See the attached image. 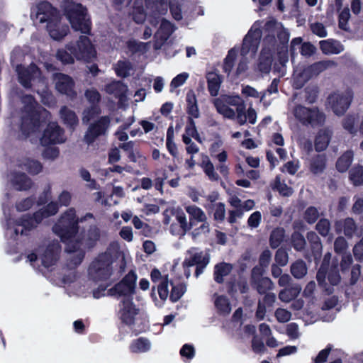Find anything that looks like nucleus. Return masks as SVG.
Listing matches in <instances>:
<instances>
[{"label":"nucleus","instance_id":"22","mask_svg":"<svg viewBox=\"0 0 363 363\" xmlns=\"http://www.w3.org/2000/svg\"><path fill=\"white\" fill-rule=\"evenodd\" d=\"M11 176V184L16 190L23 191L31 189L33 182L26 173L13 172Z\"/></svg>","mask_w":363,"mask_h":363},{"label":"nucleus","instance_id":"15","mask_svg":"<svg viewBox=\"0 0 363 363\" xmlns=\"http://www.w3.org/2000/svg\"><path fill=\"white\" fill-rule=\"evenodd\" d=\"M18 74L19 83L26 89H30L32 86V80L35 75L40 73V70L37 65L32 62L29 66L25 67L23 65H18L16 69Z\"/></svg>","mask_w":363,"mask_h":363},{"label":"nucleus","instance_id":"4","mask_svg":"<svg viewBox=\"0 0 363 363\" xmlns=\"http://www.w3.org/2000/svg\"><path fill=\"white\" fill-rule=\"evenodd\" d=\"M52 231L65 243L70 242L79 231V220L75 210L69 208L62 214L57 222L53 225Z\"/></svg>","mask_w":363,"mask_h":363},{"label":"nucleus","instance_id":"54","mask_svg":"<svg viewBox=\"0 0 363 363\" xmlns=\"http://www.w3.org/2000/svg\"><path fill=\"white\" fill-rule=\"evenodd\" d=\"M277 36L279 42V49L284 51H288V43L290 37L289 31L283 28L277 32Z\"/></svg>","mask_w":363,"mask_h":363},{"label":"nucleus","instance_id":"9","mask_svg":"<svg viewBox=\"0 0 363 363\" xmlns=\"http://www.w3.org/2000/svg\"><path fill=\"white\" fill-rule=\"evenodd\" d=\"M137 274L130 270L123 279L107 291L110 296H131L135 293Z\"/></svg>","mask_w":363,"mask_h":363},{"label":"nucleus","instance_id":"2","mask_svg":"<svg viewBox=\"0 0 363 363\" xmlns=\"http://www.w3.org/2000/svg\"><path fill=\"white\" fill-rule=\"evenodd\" d=\"M186 112L189 114L187 124L185 128L186 135L183 134V143L187 145L186 148L189 154H194L199 151L196 145L192 143L190 137L194 138L199 143H201V138L197 131L193 118L199 116V111L197 105V100L193 91H189L186 94Z\"/></svg>","mask_w":363,"mask_h":363},{"label":"nucleus","instance_id":"55","mask_svg":"<svg viewBox=\"0 0 363 363\" xmlns=\"http://www.w3.org/2000/svg\"><path fill=\"white\" fill-rule=\"evenodd\" d=\"M274 53L276 50H279V45H277V40L274 34H268L264 36L263 39V48Z\"/></svg>","mask_w":363,"mask_h":363},{"label":"nucleus","instance_id":"3","mask_svg":"<svg viewBox=\"0 0 363 363\" xmlns=\"http://www.w3.org/2000/svg\"><path fill=\"white\" fill-rule=\"evenodd\" d=\"M64 14L74 30L86 35L91 33V22L87 18L86 8L82 4H67L64 8Z\"/></svg>","mask_w":363,"mask_h":363},{"label":"nucleus","instance_id":"5","mask_svg":"<svg viewBox=\"0 0 363 363\" xmlns=\"http://www.w3.org/2000/svg\"><path fill=\"white\" fill-rule=\"evenodd\" d=\"M113 262L111 253L105 252L99 254L89 267L90 279L95 282L108 280L113 274Z\"/></svg>","mask_w":363,"mask_h":363},{"label":"nucleus","instance_id":"56","mask_svg":"<svg viewBox=\"0 0 363 363\" xmlns=\"http://www.w3.org/2000/svg\"><path fill=\"white\" fill-rule=\"evenodd\" d=\"M350 17V10L347 8L344 9L338 16V26L339 28L345 31L349 30V27L347 26V22Z\"/></svg>","mask_w":363,"mask_h":363},{"label":"nucleus","instance_id":"27","mask_svg":"<svg viewBox=\"0 0 363 363\" xmlns=\"http://www.w3.org/2000/svg\"><path fill=\"white\" fill-rule=\"evenodd\" d=\"M324 63V62H318L304 67L298 74V78L303 82H308L324 69L325 67Z\"/></svg>","mask_w":363,"mask_h":363},{"label":"nucleus","instance_id":"16","mask_svg":"<svg viewBox=\"0 0 363 363\" xmlns=\"http://www.w3.org/2000/svg\"><path fill=\"white\" fill-rule=\"evenodd\" d=\"M210 262V256L208 254H203V252H194L191 254L183 262V265L186 267H196L194 276L199 277L204 271L206 266Z\"/></svg>","mask_w":363,"mask_h":363},{"label":"nucleus","instance_id":"49","mask_svg":"<svg viewBox=\"0 0 363 363\" xmlns=\"http://www.w3.org/2000/svg\"><path fill=\"white\" fill-rule=\"evenodd\" d=\"M272 189L277 191L283 196H290L293 194L291 187L284 182H281L279 177H276Z\"/></svg>","mask_w":363,"mask_h":363},{"label":"nucleus","instance_id":"42","mask_svg":"<svg viewBox=\"0 0 363 363\" xmlns=\"http://www.w3.org/2000/svg\"><path fill=\"white\" fill-rule=\"evenodd\" d=\"M330 136L325 130H320L315 138V149L317 152L325 150L329 145Z\"/></svg>","mask_w":363,"mask_h":363},{"label":"nucleus","instance_id":"50","mask_svg":"<svg viewBox=\"0 0 363 363\" xmlns=\"http://www.w3.org/2000/svg\"><path fill=\"white\" fill-rule=\"evenodd\" d=\"M330 228L331 225L330 220L325 218H320L315 225V230L324 238L329 235Z\"/></svg>","mask_w":363,"mask_h":363},{"label":"nucleus","instance_id":"35","mask_svg":"<svg viewBox=\"0 0 363 363\" xmlns=\"http://www.w3.org/2000/svg\"><path fill=\"white\" fill-rule=\"evenodd\" d=\"M327 159L324 154L313 156L310 161L309 169L313 174L322 173L326 167Z\"/></svg>","mask_w":363,"mask_h":363},{"label":"nucleus","instance_id":"34","mask_svg":"<svg viewBox=\"0 0 363 363\" xmlns=\"http://www.w3.org/2000/svg\"><path fill=\"white\" fill-rule=\"evenodd\" d=\"M232 265L226 262H220L214 266L213 279L218 284H223L224 277L228 275L232 270Z\"/></svg>","mask_w":363,"mask_h":363},{"label":"nucleus","instance_id":"64","mask_svg":"<svg viewBox=\"0 0 363 363\" xmlns=\"http://www.w3.org/2000/svg\"><path fill=\"white\" fill-rule=\"evenodd\" d=\"M312 33L320 38H325L327 36V30L322 23L315 22L311 23L310 26Z\"/></svg>","mask_w":363,"mask_h":363},{"label":"nucleus","instance_id":"6","mask_svg":"<svg viewBox=\"0 0 363 363\" xmlns=\"http://www.w3.org/2000/svg\"><path fill=\"white\" fill-rule=\"evenodd\" d=\"M185 208L189 216V222H187L185 216L183 214V235L199 223H202V224L194 230L193 235L196 237L200 234L208 233L209 224L206 222V216L204 212L195 205L186 206Z\"/></svg>","mask_w":363,"mask_h":363},{"label":"nucleus","instance_id":"14","mask_svg":"<svg viewBox=\"0 0 363 363\" xmlns=\"http://www.w3.org/2000/svg\"><path fill=\"white\" fill-rule=\"evenodd\" d=\"M262 31L259 28H251L243 38L240 50L241 55L245 56L250 52L255 53L260 43Z\"/></svg>","mask_w":363,"mask_h":363},{"label":"nucleus","instance_id":"13","mask_svg":"<svg viewBox=\"0 0 363 363\" xmlns=\"http://www.w3.org/2000/svg\"><path fill=\"white\" fill-rule=\"evenodd\" d=\"M121 303L122 307L118 312V318L121 324L133 328L135 325V316L139 313V309L136 308L132 299L123 298Z\"/></svg>","mask_w":363,"mask_h":363},{"label":"nucleus","instance_id":"25","mask_svg":"<svg viewBox=\"0 0 363 363\" xmlns=\"http://www.w3.org/2000/svg\"><path fill=\"white\" fill-rule=\"evenodd\" d=\"M60 116L67 129L73 131L79 124V118L76 113L66 106L61 107Z\"/></svg>","mask_w":363,"mask_h":363},{"label":"nucleus","instance_id":"45","mask_svg":"<svg viewBox=\"0 0 363 363\" xmlns=\"http://www.w3.org/2000/svg\"><path fill=\"white\" fill-rule=\"evenodd\" d=\"M291 273L296 279L303 277L307 273L306 263L302 259H298L291 264Z\"/></svg>","mask_w":363,"mask_h":363},{"label":"nucleus","instance_id":"60","mask_svg":"<svg viewBox=\"0 0 363 363\" xmlns=\"http://www.w3.org/2000/svg\"><path fill=\"white\" fill-rule=\"evenodd\" d=\"M213 208L215 210L213 213L214 220L219 222L223 221L225 214V204L222 202L217 203L213 206Z\"/></svg>","mask_w":363,"mask_h":363},{"label":"nucleus","instance_id":"1","mask_svg":"<svg viewBox=\"0 0 363 363\" xmlns=\"http://www.w3.org/2000/svg\"><path fill=\"white\" fill-rule=\"evenodd\" d=\"M24 105V114L21 117L20 130L22 134L26 137H29L31 134L38 132L44 120L42 118V112L46 115L49 114L45 108L38 106L35 97L31 94H26L22 99Z\"/></svg>","mask_w":363,"mask_h":363},{"label":"nucleus","instance_id":"40","mask_svg":"<svg viewBox=\"0 0 363 363\" xmlns=\"http://www.w3.org/2000/svg\"><path fill=\"white\" fill-rule=\"evenodd\" d=\"M213 104L216 108V111L220 114L223 115V117L228 119H234L235 117V112L234 110L228 106L223 100L220 98L214 99Z\"/></svg>","mask_w":363,"mask_h":363},{"label":"nucleus","instance_id":"10","mask_svg":"<svg viewBox=\"0 0 363 363\" xmlns=\"http://www.w3.org/2000/svg\"><path fill=\"white\" fill-rule=\"evenodd\" d=\"M353 99V92L350 89L340 92L339 91L331 93L327 101L333 111L337 116H342L349 108Z\"/></svg>","mask_w":363,"mask_h":363},{"label":"nucleus","instance_id":"61","mask_svg":"<svg viewBox=\"0 0 363 363\" xmlns=\"http://www.w3.org/2000/svg\"><path fill=\"white\" fill-rule=\"evenodd\" d=\"M84 95L88 101L92 105L99 104L101 99L100 93L95 89H87Z\"/></svg>","mask_w":363,"mask_h":363},{"label":"nucleus","instance_id":"63","mask_svg":"<svg viewBox=\"0 0 363 363\" xmlns=\"http://www.w3.org/2000/svg\"><path fill=\"white\" fill-rule=\"evenodd\" d=\"M274 315L279 323H286L290 320L291 318V312L281 308H278L275 311Z\"/></svg>","mask_w":363,"mask_h":363},{"label":"nucleus","instance_id":"29","mask_svg":"<svg viewBox=\"0 0 363 363\" xmlns=\"http://www.w3.org/2000/svg\"><path fill=\"white\" fill-rule=\"evenodd\" d=\"M206 77L207 88L210 95L212 96H218L223 82V77L215 72H209L206 74Z\"/></svg>","mask_w":363,"mask_h":363},{"label":"nucleus","instance_id":"62","mask_svg":"<svg viewBox=\"0 0 363 363\" xmlns=\"http://www.w3.org/2000/svg\"><path fill=\"white\" fill-rule=\"evenodd\" d=\"M289 255L285 249L280 247L276 253L274 259L279 266H285L288 262Z\"/></svg>","mask_w":363,"mask_h":363},{"label":"nucleus","instance_id":"36","mask_svg":"<svg viewBox=\"0 0 363 363\" xmlns=\"http://www.w3.org/2000/svg\"><path fill=\"white\" fill-rule=\"evenodd\" d=\"M18 167L32 175H36L43 170V165L39 161L29 158L20 162Z\"/></svg>","mask_w":363,"mask_h":363},{"label":"nucleus","instance_id":"33","mask_svg":"<svg viewBox=\"0 0 363 363\" xmlns=\"http://www.w3.org/2000/svg\"><path fill=\"white\" fill-rule=\"evenodd\" d=\"M106 91L109 94H113L116 98L122 99L125 96L128 87L125 84L121 81H113L106 85Z\"/></svg>","mask_w":363,"mask_h":363},{"label":"nucleus","instance_id":"39","mask_svg":"<svg viewBox=\"0 0 363 363\" xmlns=\"http://www.w3.org/2000/svg\"><path fill=\"white\" fill-rule=\"evenodd\" d=\"M285 238V230L284 228L277 227L273 229L269 236V245L272 249L278 248L283 242Z\"/></svg>","mask_w":363,"mask_h":363},{"label":"nucleus","instance_id":"43","mask_svg":"<svg viewBox=\"0 0 363 363\" xmlns=\"http://www.w3.org/2000/svg\"><path fill=\"white\" fill-rule=\"evenodd\" d=\"M349 179L355 186L363 185V166L357 165L352 167L349 172Z\"/></svg>","mask_w":363,"mask_h":363},{"label":"nucleus","instance_id":"58","mask_svg":"<svg viewBox=\"0 0 363 363\" xmlns=\"http://www.w3.org/2000/svg\"><path fill=\"white\" fill-rule=\"evenodd\" d=\"M157 291L160 299H162V301L167 299L169 294L167 275L164 276V278L157 286Z\"/></svg>","mask_w":363,"mask_h":363},{"label":"nucleus","instance_id":"17","mask_svg":"<svg viewBox=\"0 0 363 363\" xmlns=\"http://www.w3.org/2000/svg\"><path fill=\"white\" fill-rule=\"evenodd\" d=\"M54 79L56 81L55 88L61 94L69 96H75L77 95L74 91V82L72 78L63 73H55Z\"/></svg>","mask_w":363,"mask_h":363},{"label":"nucleus","instance_id":"51","mask_svg":"<svg viewBox=\"0 0 363 363\" xmlns=\"http://www.w3.org/2000/svg\"><path fill=\"white\" fill-rule=\"evenodd\" d=\"M174 138V128L171 125L167 131V139L166 146L169 152L172 155L175 156L177 153V148L176 144L173 142Z\"/></svg>","mask_w":363,"mask_h":363},{"label":"nucleus","instance_id":"24","mask_svg":"<svg viewBox=\"0 0 363 363\" xmlns=\"http://www.w3.org/2000/svg\"><path fill=\"white\" fill-rule=\"evenodd\" d=\"M56 12V9L48 1H44L37 6L36 17L40 23H49Z\"/></svg>","mask_w":363,"mask_h":363},{"label":"nucleus","instance_id":"48","mask_svg":"<svg viewBox=\"0 0 363 363\" xmlns=\"http://www.w3.org/2000/svg\"><path fill=\"white\" fill-rule=\"evenodd\" d=\"M215 306L223 313H229L231 310L228 298L223 295L218 296L215 300Z\"/></svg>","mask_w":363,"mask_h":363},{"label":"nucleus","instance_id":"44","mask_svg":"<svg viewBox=\"0 0 363 363\" xmlns=\"http://www.w3.org/2000/svg\"><path fill=\"white\" fill-rule=\"evenodd\" d=\"M291 244L297 252H302L306 246V240L301 233L294 231L291 235Z\"/></svg>","mask_w":363,"mask_h":363},{"label":"nucleus","instance_id":"31","mask_svg":"<svg viewBox=\"0 0 363 363\" xmlns=\"http://www.w3.org/2000/svg\"><path fill=\"white\" fill-rule=\"evenodd\" d=\"M47 28L50 36L55 40L63 39L69 32V28L67 25L53 23L52 21L48 23Z\"/></svg>","mask_w":363,"mask_h":363},{"label":"nucleus","instance_id":"47","mask_svg":"<svg viewBox=\"0 0 363 363\" xmlns=\"http://www.w3.org/2000/svg\"><path fill=\"white\" fill-rule=\"evenodd\" d=\"M303 217L308 224L312 225L318 220L320 213L316 207L311 206L305 210Z\"/></svg>","mask_w":363,"mask_h":363},{"label":"nucleus","instance_id":"30","mask_svg":"<svg viewBox=\"0 0 363 363\" xmlns=\"http://www.w3.org/2000/svg\"><path fill=\"white\" fill-rule=\"evenodd\" d=\"M174 30V25L170 21L163 18L154 37L157 40H160V44L162 45L168 40Z\"/></svg>","mask_w":363,"mask_h":363},{"label":"nucleus","instance_id":"26","mask_svg":"<svg viewBox=\"0 0 363 363\" xmlns=\"http://www.w3.org/2000/svg\"><path fill=\"white\" fill-rule=\"evenodd\" d=\"M171 216H175L177 223L170 225L169 231L174 235L182 236V213L174 208L167 209L164 212V223L168 224Z\"/></svg>","mask_w":363,"mask_h":363},{"label":"nucleus","instance_id":"59","mask_svg":"<svg viewBox=\"0 0 363 363\" xmlns=\"http://www.w3.org/2000/svg\"><path fill=\"white\" fill-rule=\"evenodd\" d=\"M340 275L337 266H332L328 272V279L333 286L337 285L340 281Z\"/></svg>","mask_w":363,"mask_h":363},{"label":"nucleus","instance_id":"32","mask_svg":"<svg viewBox=\"0 0 363 363\" xmlns=\"http://www.w3.org/2000/svg\"><path fill=\"white\" fill-rule=\"evenodd\" d=\"M101 237L99 228L94 225H91L84 238V244L86 248L91 250L94 248Z\"/></svg>","mask_w":363,"mask_h":363},{"label":"nucleus","instance_id":"23","mask_svg":"<svg viewBox=\"0 0 363 363\" xmlns=\"http://www.w3.org/2000/svg\"><path fill=\"white\" fill-rule=\"evenodd\" d=\"M335 228L337 233H340L343 230L344 235L351 238L354 235H359L357 225L352 218H347L344 220H337L335 223Z\"/></svg>","mask_w":363,"mask_h":363},{"label":"nucleus","instance_id":"19","mask_svg":"<svg viewBox=\"0 0 363 363\" xmlns=\"http://www.w3.org/2000/svg\"><path fill=\"white\" fill-rule=\"evenodd\" d=\"M306 238L310 244L311 254H306L305 258L308 260H319L322 255L323 245L320 238L314 231H308Z\"/></svg>","mask_w":363,"mask_h":363},{"label":"nucleus","instance_id":"20","mask_svg":"<svg viewBox=\"0 0 363 363\" xmlns=\"http://www.w3.org/2000/svg\"><path fill=\"white\" fill-rule=\"evenodd\" d=\"M60 250V246L58 243L49 244L42 255V264L45 268L55 265L59 259Z\"/></svg>","mask_w":363,"mask_h":363},{"label":"nucleus","instance_id":"7","mask_svg":"<svg viewBox=\"0 0 363 363\" xmlns=\"http://www.w3.org/2000/svg\"><path fill=\"white\" fill-rule=\"evenodd\" d=\"M294 114L302 125H310L313 128L323 126L326 119L325 114L318 107L307 108L302 105H297L294 108Z\"/></svg>","mask_w":363,"mask_h":363},{"label":"nucleus","instance_id":"38","mask_svg":"<svg viewBox=\"0 0 363 363\" xmlns=\"http://www.w3.org/2000/svg\"><path fill=\"white\" fill-rule=\"evenodd\" d=\"M129 349L133 353L145 352L150 349V342L147 338L140 337L132 341Z\"/></svg>","mask_w":363,"mask_h":363},{"label":"nucleus","instance_id":"41","mask_svg":"<svg viewBox=\"0 0 363 363\" xmlns=\"http://www.w3.org/2000/svg\"><path fill=\"white\" fill-rule=\"evenodd\" d=\"M250 284L252 287L255 289L259 294H266L273 288V283L268 277H262Z\"/></svg>","mask_w":363,"mask_h":363},{"label":"nucleus","instance_id":"53","mask_svg":"<svg viewBox=\"0 0 363 363\" xmlns=\"http://www.w3.org/2000/svg\"><path fill=\"white\" fill-rule=\"evenodd\" d=\"M56 57L64 65H70L74 62V56L65 48L57 51Z\"/></svg>","mask_w":363,"mask_h":363},{"label":"nucleus","instance_id":"28","mask_svg":"<svg viewBox=\"0 0 363 363\" xmlns=\"http://www.w3.org/2000/svg\"><path fill=\"white\" fill-rule=\"evenodd\" d=\"M273 55L269 50L262 48L257 63L258 70L264 74H268L270 72L272 69V65L273 62Z\"/></svg>","mask_w":363,"mask_h":363},{"label":"nucleus","instance_id":"11","mask_svg":"<svg viewBox=\"0 0 363 363\" xmlns=\"http://www.w3.org/2000/svg\"><path fill=\"white\" fill-rule=\"evenodd\" d=\"M65 130L57 122H50L44 130L40 138V143L43 146L60 144L65 141Z\"/></svg>","mask_w":363,"mask_h":363},{"label":"nucleus","instance_id":"8","mask_svg":"<svg viewBox=\"0 0 363 363\" xmlns=\"http://www.w3.org/2000/svg\"><path fill=\"white\" fill-rule=\"evenodd\" d=\"M66 48L78 60L90 62L96 57V52L89 37L81 35L76 44L69 43L66 45Z\"/></svg>","mask_w":363,"mask_h":363},{"label":"nucleus","instance_id":"57","mask_svg":"<svg viewBox=\"0 0 363 363\" xmlns=\"http://www.w3.org/2000/svg\"><path fill=\"white\" fill-rule=\"evenodd\" d=\"M203 169L205 174L208 177L210 180L218 181L220 179V177L214 171V166L213 163L209 160H208L206 162H203Z\"/></svg>","mask_w":363,"mask_h":363},{"label":"nucleus","instance_id":"18","mask_svg":"<svg viewBox=\"0 0 363 363\" xmlns=\"http://www.w3.org/2000/svg\"><path fill=\"white\" fill-rule=\"evenodd\" d=\"M198 3L199 0H183V25L188 26L190 21L203 15V10Z\"/></svg>","mask_w":363,"mask_h":363},{"label":"nucleus","instance_id":"52","mask_svg":"<svg viewBox=\"0 0 363 363\" xmlns=\"http://www.w3.org/2000/svg\"><path fill=\"white\" fill-rule=\"evenodd\" d=\"M131 65L129 62L119 60L115 69L116 74L121 78H126L129 76Z\"/></svg>","mask_w":363,"mask_h":363},{"label":"nucleus","instance_id":"37","mask_svg":"<svg viewBox=\"0 0 363 363\" xmlns=\"http://www.w3.org/2000/svg\"><path fill=\"white\" fill-rule=\"evenodd\" d=\"M354 154L352 150L344 152L336 162V169L339 172H345L350 167L353 160Z\"/></svg>","mask_w":363,"mask_h":363},{"label":"nucleus","instance_id":"21","mask_svg":"<svg viewBox=\"0 0 363 363\" xmlns=\"http://www.w3.org/2000/svg\"><path fill=\"white\" fill-rule=\"evenodd\" d=\"M14 225V233L16 235L18 234L27 235L28 231L37 227L31 218V214L29 213L22 215L20 218L15 220Z\"/></svg>","mask_w":363,"mask_h":363},{"label":"nucleus","instance_id":"46","mask_svg":"<svg viewBox=\"0 0 363 363\" xmlns=\"http://www.w3.org/2000/svg\"><path fill=\"white\" fill-rule=\"evenodd\" d=\"M101 113V107L99 104H91L89 107L83 111V122L88 123L91 120L99 116Z\"/></svg>","mask_w":363,"mask_h":363},{"label":"nucleus","instance_id":"12","mask_svg":"<svg viewBox=\"0 0 363 363\" xmlns=\"http://www.w3.org/2000/svg\"><path fill=\"white\" fill-rule=\"evenodd\" d=\"M110 118L108 116L100 117L94 123L89 125L84 135V141L88 144H92L98 137L106 133L110 125Z\"/></svg>","mask_w":363,"mask_h":363}]
</instances>
